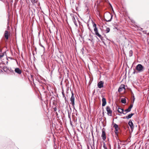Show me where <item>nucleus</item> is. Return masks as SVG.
<instances>
[{"mask_svg": "<svg viewBox=\"0 0 149 149\" xmlns=\"http://www.w3.org/2000/svg\"><path fill=\"white\" fill-rule=\"evenodd\" d=\"M133 55V51L132 50L130 51L129 52V56L130 57L132 56Z\"/></svg>", "mask_w": 149, "mask_h": 149, "instance_id": "nucleus-18", "label": "nucleus"}, {"mask_svg": "<svg viewBox=\"0 0 149 149\" xmlns=\"http://www.w3.org/2000/svg\"><path fill=\"white\" fill-rule=\"evenodd\" d=\"M98 36L100 38L102 37V36L100 34H99L98 36Z\"/></svg>", "mask_w": 149, "mask_h": 149, "instance_id": "nucleus-30", "label": "nucleus"}, {"mask_svg": "<svg viewBox=\"0 0 149 149\" xmlns=\"http://www.w3.org/2000/svg\"><path fill=\"white\" fill-rule=\"evenodd\" d=\"M115 28L116 29H117V30H118V28L117 27H115Z\"/></svg>", "mask_w": 149, "mask_h": 149, "instance_id": "nucleus-40", "label": "nucleus"}, {"mask_svg": "<svg viewBox=\"0 0 149 149\" xmlns=\"http://www.w3.org/2000/svg\"><path fill=\"white\" fill-rule=\"evenodd\" d=\"M34 2L36 3L37 1L36 0H34Z\"/></svg>", "mask_w": 149, "mask_h": 149, "instance_id": "nucleus-35", "label": "nucleus"}, {"mask_svg": "<svg viewBox=\"0 0 149 149\" xmlns=\"http://www.w3.org/2000/svg\"><path fill=\"white\" fill-rule=\"evenodd\" d=\"M134 113H131V114H129L127 116H126V117H123V119H128L129 118H131L134 115Z\"/></svg>", "mask_w": 149, "mask_h": 149, "instance_id": "nucleus-11", "label": "nucleus"}, {"mask_svg": "<svg viewBox=\"0 0 149 149\" xmlns=\"http://www.w3.org/2000/svg\"><path fill=\"white\" fill-rule=\"evenodd\" d=\"M128 125L130 127L131 130L132 131L134 127V126L133 123L131 120H130L129 121Z\"/></svg>", "mask_w": 149, "mask_h": 149, "instance_id": "nucleus-6", "label": "nucleus"}, {"mask_svg": "<svg viewBox=\"0 0 149 149\" xmlns=\"http://www.w3.org/2000/svg\"><path fill=\"white\" fill-rule=\"evenodd\" d=\"M103 84L104 82L102 81H100L97 84V86L99 88H101L103 87Z\"/></svg>", "mask_w": 149, "mask_h": 149, "instance_id": "nucleus-8", "label": "nucleus"}, {"mask_svg": "<svg viewBox=\"0 0 149 149\" xmlns=\"http://www.w3.org/2000/svg\"><path fill=\"white\" fill-rule=\"evenodd\" d=\"M101 40L102 41V42L104 43V45H105V43L104 42L103 40H104V39L103 37H102L100 38Z\"/></svg>", "mask_w": 149, "mask_h": 149, "instance_id": "nucleus-24", "label": "nucleus"}, {"mask_svg": "<svg viewBox=\"0 0 149 149\" xmlns=\"http://www.w3.org/2000/svg\"><path fill=\"white\" fill-rule=\"evenodd\" d=\"M113 15L109 13H105L104 15L105 20L107 22H109L111 21Z\"/></svg>", "mask_w": 149, "mask_h": 149, "instance_id": "nucleus-1", "label": "nucleus"}, {"mask_svg": "<svg viewBox=\"0 0 149 149\" xmlns=\"http://www.w3.org/2000/svg\"><path fill=\"white\" fill-rule=\"evenodd\" d=\"M110 30V29L108 27H107L106 28V33H109Z\"/></svg>", "mask_w": 149, "mask_h": 149, "instance_id": "nucleus-21", "label": "nucleus"}, {"mask_svg": "<svg viewBox=\"0 0 149 149\" xmlns=\"http://www.w3.org/2000/svg\"><path fill=\"white\" fill-rule=\"evenodd\" d=\"M76 17L77 18V20L78 21V20L77 19V17Z\"/></svg>", "mask_w": 149, "mask_h": 149, "instance_id": "nucleus-41", "label": "nucleus"}, {"mask_svg": "<svg viewBox=\"0 0 149 149\" xmlns=\"http://www.w3.org/2000/svg\"><path fill=\"white\" fill-rule=\"evenodd\" d=\"M64 99H65V102H67V99L66 97H64Z\"/></svg>", "mask_w": 149, "mask_h": 149, "instance_id": "nucleus-32", "label": "nucleus"}, {"mask_svg": "<svg viewBox=\"0 0 149 149\" xmlns=\"http://www.w3.org/2000/svg\"><path fill=\"white\" fill-rule=\"evenodd\" d=\"M106 109L107 111V115L110 116H112V111L111 110L109 106H107Z\"/></svg>", "mask_w": 149, "mask_h": 149, "instance_id": "nucleus-5", "label": "nucleus"}, {"mask_svg": "<svg viewBox=\"0 0 149 149\" xmlns=\"http://www.w3.org/2000/svg\"><path fill=\"white\" fill-rule=\"evenodd\" d=\"M131 111V110L129 108H128L125 110L124 112H125V113H126V114L127 113L130 111Z\"/></svg>", "mask_w": 149, "mask_h": 149, "instance_id": "nucleus-20", "label": "nucleus"}, {"mask_svg": "<svg viewBox=\"0 0 149 149\" xmlns=\"http://www.w3.org/2000/svg\"><path fill=\"white\" fill-rule=\"evenodd\" d=\"M123 89H125V85L123 84H122L119 88L118 91V92H120L123 91Z\"/></svg>", "mask_w": 149, "mask_h": 149, "instance_id": "nucleus-9", "label": "nucleus"}, {"mask_svg": "<svg viewBox=\"0 0 149 149\" xmlns=\"http://www.w3.org/2000/svg\"><path fill=\"white\" fill-rule=\"evenodd\" d=\"M135 68L139 72H143L145 70V67L141 64H138Z\"/></svg>", "mask_w": 149, "mask_h": 149, "instance_id": "nucleus-2", "label": "nucleus"}, {"mask_svg": "<svg viewBox=\"0 0 149 149\" xmlns=\"http://www.w3.org/2000/svg\"><path fill=\"white\" fill-rule=\"evenodd\" d=\"M71 97L70 98V101L71 102V104H72V105L73 107L74 108V105L75 96L73 92H71Z\"/></svg>", "mask_w": 149, "mask_h": 149, "instance_id": "nucleus-3", "label": "nucleus"}, {"mask_svg": "<svg viewBox=\"0 0 149 149\" xmlns=\"http://www.w3.org/2000/svg\"><path fill=\"white\" fill-rule=\"evenodd\" d=\"M124 112H125H125H124Z\"/></svg>", "mask_w": 149, "mask_h": 149, "instance_id": "nucleus-43", "label": "nucleus"}, {"mask_svg": "<svg viewBox=\"0 0 149 149\" xmlns=\"http://www.w3.org/2000/svg\"><path fill=\"white\" fill-rule=\"evenodd\" d=\"M3 55H0V57H2L3 56Z\"/></svg>", "mask_w": 149, "mask_h": 149, "instance_id": "nucleus-36", "label": "nucleus"}, {"mask_svg": "<svg viewBox=\"0 0 149 149\" xmlns=\"http://www.w3.org/2000/svg\"><path fill=\"white\" fill-rule=\"evenodd\" d=\"M15 72L19 74H20L22 73L21 70L19 68H16L15 69Z\"/></svg>", "mask_w": 149, "mask_h": 149, "instance_id": "nucleus-13", "label": "nucleus"}, {"mask_svg": "<svg viewBox=\"0 0 149 149\" xmlns=\"http://www.w3.org/2000/svg\"><path fill=\"white\" fill-rule=\"evenodd\" d=\"M88 40H90V41H91V42H92L93 40V39H88Z\"/></svg>", "mask_w": 149, "mask_h": 149, "instance_id": "nucleus-31", "label": "nucleus"}, {"mask_svg": "<svg viewBox=\"0 0 149 149\" xmlns=\"http://www.w3.org/2000/svg\"><path fill=\"white\" fill-rule=\"evenodd\" d=\"M72 21L74 23L75 25L77 27H78V25H77V22H76V19L74 17V16H73L72 17Z\"/></svg>", "mask_w": 149, "mask_h": 149, "instance_id": "nucleus-15", "label": "nucleus"}, {"mask_svg": "<svg viewBox=\"0 0 149 149\" xmlns=\"http://www.w3.org/2000/svg\"><path fill=\"white\" fill-rule=\"evenodd\" d=\"M40 45L42 47H43V49H44V50H45V47H44V46H43L42 45H41V44H40Z\"/></svg>", "mask_w": 149, "mask_h": 149, "instance_id": "nucleus-28", "label": "nucleus"}, {"mask_svg": "<svg viewBox=\"0 0 149 149\" xmlns=\"http://www.w3.org/2000/svg\"><path fill=\"white\" fill-rule=\"evenodd\" d=\"M68 117L69 118H70V116L69 115H69H68Z\"/></svg>", "mask_w": 149, "mask_h": 149, "instance_id": "nucleus-38", "label": "nucleus"}, {"mask_svg": "<svg viewBox=\"0 0 149 149\" xmlns=\"http://www.w3.org/2000/svg\"><path fill=\"white\" fill-rule=\"evenodd\" d=\"M118 130H114V132L115 133V134L117 136H118Z\"/></svg>", "mask_w": 149, "mask_h": 149, "instance_id": "nucleus-22", "label": "nucleus"}, {"mask_svg": "<svg viewBox=\"0 0 149 149\" xmlns=\"http://www.w3.org/2000/svg\"><path fill=\"white\" fill-rule=\"evenodd\" d=\"M133 104H131L130 105V106L129 107H128V108H129V109L131 110V109L132 108V107H133Z\"/></svg>", "mask_w": 149, "mask_h": 149, "instance_id": "nucleus-26", "label": "nucleus"}, {"mask_svg": "<svg viewBox=\"0 0 149 149\" xmlns=\"http://www.w3.org/2000/svg\"><path fill=\"white\" fill-rule=\"evenodd\" d=\"M93 27L94 28V30L95 32V34L97 36L100 34L98 32V29L96 24L94 22H93Z\"/></svg>", "mask_w": 149, "mask_h": 149, "instance_id": "nucleus-4", "label": "nucleus"}, {"mask_svg": "<svg viewBox=\"0 0 149 149\" xmlns=\"http://www.w3.org/2000/svg\"><path fill=\"white\" fill-rule=\"evenodd\" d=\"M102 107H104L106 105L107 103L106 99L104 97H102Z\"/></svg>", "mask_w": 149, "mask_h": 149, "instance_id": "nucleus-10", "label": "nucleus"}, {"mask_svg": "<svg viewBox=\"0 0 149 149\" xmlns=\"http://www.w3.org/2000/svg\"><path fill=\"white\" fill-rule=\"evenodd\" d=\"M118 149H121V147L120 145H118Z\"/></svg>", "mask_w": 149, "mask_h": 149, "instance_id": "nucleus-27", "label": "nucleus"}, {"mask_svg": "<svg viewBox=\"0 0 149 149\" xmlns=\"http://www.w3.org/2000/svg\"><path fill=\"white\" fill-rule=\"evenodd\" d=\"M143 32L144 33H145V31H143Z\"/></svg>", "mask_w": 149, "mask_h": 149, "instance_id": "nucleus-39", "label": "nucleus"}, {"mask_svg": "<svg viewBox=\"0 0 149 149\" xmlns=\"http://www.w3.org/2000/svg\"><path fill=\"white\" fill-rule=\"evenodd\" d=\"M103 147L104 149H107V148L106 147V146H105V144L104 143V145H103Z\"/></svg>", "mask_w": 149, "mask_h": 149, "instance_id": "nucleus-25", "label": "nucleus"}, {"mask_svg": "<svg viewBox=\"0 0 149 149\" xmlns=\"http://www.w3.org/2000/svg\"><path fill=\"white\" fill-rule=\"evenodd\" d=\"M62 93L63 95V97H65V93H64V91L63 90L62 91Z\"/></svg>", "mask_w": 149, "mask_h": 149, "instance_id": "nucleus-23", "label": "nucleus"}, {"mask_svg": "<svg viewBox=\"0 0 149 149\" xmlns=\"http://www.w3.org/2000/svg\"><path fill=\"white\" fill-rule=\"evenodd\" d=\"M113 127L114 128L115 130H117L119 129L118 125L115 123L113 124Z\"/></svg>", "mask_w": 149, "mask_h": 149, "instance_id": "nucleus-16", "label": "nucleus"}, {"mask_svg": "<svg viewBox=\"0 0 149 149\" xmlns=\"http://www.w3.org/2000/svg\"><path fill=\"white\" fill-rule=\"evenodd\" d=\"M4 36L6 39H8V32L7 31H5Z\"/></svg>", "mask_w": 149, "mask_h": 149, "instance_id": "nucleus-14", "label": "nucleus"}, {"mask_svg": "<svg viewBox=\"0 0 149 149\" xmlns=\"http://www.w3.org/2000/svg\"><path fill=\"white\" fill-rule=\"evenodd\" d=\"M118 111L120 113H123L124 115L126 114V113H125V112H124V109H123L118 108Z\"/></svg>", "mask_w": 149, "mask_h": 149, "instance_id": "nucleus-12", "label": "nucleus"}, {"mask_svg": "<svg viewBox=\"0 0 149 149\" xmlns=\"http://www.w3.org/2000/svg\"><path fill=\"white\" fill-rule=\"evenodd\" d=\"M101 136L102 139L103 140H105L106 139V134L104 128H103L102 130V134Z\"/></svg>", "mask_w": 149, "mask_h": 149, "instance_id": "nucleus-7", "label": "nucleus"}, {"mask_svg": "<svg viewBox=\"0 0 149 149\" xmlns=\"http://www.w3.org/2000/svg\"><path fill=\"white\" fill-rule=\"evenodd\" d=\"M1 72H3L2 70H1Z\"/></svg>", "mask_w": 149, "mask_h": 149, "instance_id": "nucleus-42", "label": "nucleus"}, {"mask_svg": "<svg viewBox=\"0 0 149 149\" xmlns=\"http://www.w3.org/2000/svg\"><path fill=\"white\" fill-rule=\"evenodd\" d=\"M121 102L123 104H125L126 103V100L125 98H122L121 99Z\"/></svg>", "mask_w": 149, "mask_h": 149, "instance_id": "nucleus-17", "label": "nucleus"}, {"mask_svg": "<svg viewBox=\"0 0 149 149\" xmlns=\"http://www.w3.org/2000/svg\"><path fill=\"white\" fill-rule=\"evenodd\" d=\"M53 109L54 111H56L57 110V108L56 107L54 108Z\"/></svg>", "mask_w": 149, "mask_h": 149, "instance_id": "nucleus-29", "label": "nucleus"}, {"mask_svg": "<svg viewBox=\"0 0 149 149\" xmlns=\"http://www.w3.org/2000/svg\"><path fill=\"white\" fill-rule=\"evenodd\" d=\"M120 144H122L121 143H119V142H118V145H120Z\"/></svg>", "mask_w": 149, "mask_h": 149, "instance_id": "nucleus-34", "label": "nucleus"}, {"mask_svg": "<svg viewBox=\"0 0 149 149\" xmlns=\"http://www.w3.org/2000/svg\"><path fill=\"white\" fill-rule=\"evenodd\" d=\"M3 69L5 72L7 71L8 70H9L8 68L6 67H3Z\"/></svg>", "mask_w": 149, "mask_h": 149, "instance_id": "nucleus-19", "label": "nucleus"}, {"mask_svg": "<svg viewBox=\"0 0 149 149\" xmlns=\"http://www.w3.org/2000/svg\"><path fill=\"white\" fill-rule=\"evenodd\" d=\"M136 73V72L134 70V71L133 72V74H135Z\"/></svg>", "mask_w": 149, "mask_h": 149, "instance_id": "nucleus-33", "label": "nucleus"}, {"mask_svg": "<svg viewBox=\"0 0 149 149\" xmlns=\"http://www.w3.org/2000/svg\"><path fill=\"white\" fill-rule=\"evenodd\" d=\"M134 100H135V98H134V96H133V100H134Z\"/></svg>", "mask_w": 149, "mask_h": 149, "instance_id": "nucleus-37", "label": "nucleus"}]
</instances>
